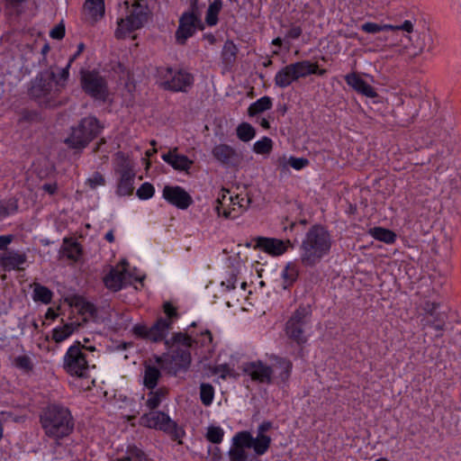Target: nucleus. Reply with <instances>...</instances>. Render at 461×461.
I'll use <instances>...</instances> for the list:
<instances>
[{"instance_id": "obj_1", "label": "nucleus", "mask_w": 461, "mask_h": 461, "mask_svg": "<svg viewBox=\"0 0 461 461\" xmlns=\"http://www.w3.org/2000/svg\"><path fill=\"white\" fill-rule=\"evenodd\" d=\"M331 237L321 225L312 226L300 245V261L303 267H312L327 256L331 249Z\"/></svg>"}, {"instance_id": "obj_2", "label": "nucleus", "mask_w": 461, "mask_h": 461, "mask_svg": "<svg viewBox=\"0 0 461 461\" xmlns=\"http://www.w3.org/2000/svg\"><path fill=\"white\" fill-rule=\"evenodd\" d=\"M40 421L47 437L59 440L74 430V419L70 411L59 404H50L41 412Z\"/></svg>"}, {"instance_id": "obj_3", "label": "nucleus", "mask_w": 461, "mask_h": 461, "mask_svg": "<svg viewBox=\"0 0 461 461\" xmlns=\"http://www.w3.org/2000/svg\"><path fill=\"white\" fill-rule=\"evenodd\" d=\"M103 129L104 125L95 116L84 117L76 126L71 127V131L64 142L70 149L82 150L99 136Z\"/></svg>"}, {"instance_id": "obj_4", "label": "nucleus", "mask_w": 461, "mask_h": 461, "mask_svg": "<svg viewBox=\"0 0 461 461\" xmlns=\"http://www.w3.org/2000/svg\"><path fill=\"white\" fill-rule=\"evenodd\" d=\"M56 79L55 72L50 68L41 72L29 89V95L41 104L50 105V102L56 97L59 89L53 88V82Z\"/></svg>"}, {"instance_id": "obj_5", "label": "nucleus", "mask_w": 461, "mask_h": 461, "mask_svg": "<svg viewBox=\"0 0 461 461\" xmlns=\"http://www.w3.org/2000/svg\"><path fill=\"white\" fill-rule=\"evenodd\" d=\"M63 367L70 375L81 378L88 376L90 365L86 354L82 351L81 342L76 341L68 348L64 356Z\"/></svg>"}, {"instance_id": "obj_6", "label": "nucleus", "mask_w": 461, "mask_h": 461, "mask_svg": "<svg viewBox=\"0 0 461 461\" xmlns=\"http://www.w3.org/2000/svg\"><path fill=\"white\" fill-rule=\"evenodd\" d=\"M311 315V305L301 304L285 324L286 335L298 345L304 344L307 341V338L304 336L303 327L309 322Z\"/></svg>"}, {"instance_id": "obj_7", "label": "nucleus", "mask_w": 461, "mask_h": 461, "mask_svg": "<svg viewBox=\"0 0 461 461\" xmlns=\"http://www.w3.org/2000/svg\"><path fill=\"white\" fill-rule=\"evenodd\" d=\"M140 423L150 429L163 430L169 434L173 440L180 439L185 434L184 430L163 411H150L143 414Z\"/></svg>"}, {"instance_id": "obj_8", "label": "nucleus", "mask_w": 461, "mask_h": 461, "mask_svg": "<svg viewBox=\"0 0 461 461\" xmlns=\"http://www.w3.org/2000/svg\"><path fill=\"white\" fill-rule=\"evenodd\" d=\"M161 86L172 92H186L194 83L192 74L185 70H174L171 68H162L159 70Z\"/></svg>"}, {"instance_id": "obj_9", "label": "nucleus", "mask_w": 461, "mask_h": 461, "mask_svg": "<svg viewBox=\"0 0 461 461\" xmlns=\"http://www.w3.org/2000/svg\"><path fill=\"white\" fill-rule=\"evenodd\" d=\"M191 353L187 348H177L171 354L156 357L161 368L175 375L180 371H186L191 364Z\"/></svg>"}, {"instance_id": "obj_10", "label": "nucleus", "mask_w": 461, "mask_h": 461, "mask_svg": "<svg viewBox=\"0 0 461 461\" xmlns=\"http://www.w3.org/2000/svg\"><path fill=\"white\" fill-rule=\"evenodd\" d=\"M81 86L85 93L95 100L105 101L108 96L107 83L98 72L82 71Z\"/></svg>"}, {"instance_id": "obj_11", "label": "nucleus", "mask_w": 461, "mask_h": 461, "mask_svg": "<svg viewBox=\"0 0 461 461\" xmlns=\"http://www.w3.org/2000/svg\"><path fill=\"white\" fill-rule=\"evenodd\" d=\"M439 303L430 301H426L421 306L424 315L421 319V325L424 329L429 326L438 332L437 337H441L446 329L447 321V314L444 312H438Z\"/></svg>"}, {"instance_id": "obj_12", "label": "nucleus", "mask_w": 461, "mask_h": 461, "mask_svg": "<svg viewBox=\"0 0 461 461\" xmlns=\"http://www.w3.org/2000/svg\"><path fill=\"white\" fill-rule=\"evenodd\" d=\"M170 330L171 321H167L165 318H158L151 327H148L144 324H136L132 331L138 338L151 342H160L166 339Z\"/></svg>"}, {"instance_id": "obj_13", "label": "nucleus", "mask_w": 461, "mask_h": 461, "mask_svg": "<svg viewBox=\"0 0 461 461\" xmlns=\"http://www.w3.org/2000/svg\"><path fill=\"white\" fill-rule=\"evenodd\" d=\"M197 29H203L199 15L194 13H184L179 18V25L175 34L176 42L180 45L185 44L186 40L192 37Z\"/></svg>"}, {"instance_id": "obj_14", "label": "nucleus", "mask_w": 461, "mask_h": 461, "mask_svg": "<svg viewBox=\"0 0 461 461\" xmlns=\"http://www.w3.org/2000/svg\"><path fill=\"white\" fill-rule=\"evenodd\" d=\"M162 196L167 203L181 210L187 209L193 203L192 196L178 185H165Z\"/></svg>"}, {"instance_id": "obj_15", "label": "nucleus", "mask_w": 461, "mask_h": 461, "mask_svg": "<svg viewBox=\"0 0 461 461\" xmlns=\"http://www.w3.org/2000/svg\"><path fill=\"white\" fill-rule=\"evenodd\" d=\"M255 248L276 257L285 253L289 248L294 249V244L290 240H282L275 238L258 237L256 239Z\"/></svg>"}, {"instance_id": "obj_16", "label": "nucleus", "mask_w": 461, "mask_h": 461, "mask_svg": "<svg viewBox=\"0 0 461 461\" xmlns=\"http://www.w3.org/2000/svg\"><path fill=\"white\" fill-rule=\"evenodd\" d=\"M148 21V14L145 8L138 4L136 8L133 9L132 13L126 17V19H121L118 22L119 28L115 32L117 38H120V28L125 27L128 32H133L141 28L144 23Z\"/></svg>"}, {"instance_id": "obj_17", "label": "nucleus", "mask_w": 461, "mask_h": 461, "mask_svg": "<svg viewBox=\"0 0 461 461\" xmlns=\"http://www.w3.org/2000/svg\"><path fill=\"white\" fill-rule=\"evenodd\" d=\"M243 372L250 376L253 381L263 384H270L274 369L261 361L245 363L242 366Z\"/></svg>"}, {"instance_id": "obj_18", "label": "nucleus", "mask_w": 461, "mask_h": 461, "mask_svg": "<svg viewBox=\"0 0 461 461\" xmlns=\"http://www.w3.org/2000/svg\"><path fill=\"white\" fill-rule=\"evenodd\" d=\"M120 181L117 186V193L120 195H130L133 192V182L135 173L133 172L130 163L124 159L120 168Z\"/></svg>"}, {"instance_id": "obj_19", "label": "nucleus", "mask_w": 461, "mask_h": 461, "mask_svg": "<svg viewBox=\"0 0 461 461\" xmlns=\"http://www.w3.org/2000/svg\"><path fill=\"white\" fill-rule=\"evenodd\" d=\"M361 30L366 33H378L380 32L384 31H392V32H398V31H404L407 32H412L413 31V24L411 21L406 20L401 25H392V24H378L375 23H365L361 25Z\"/></svg>"}, {"instance_id": "obj_20", "label": "nucleus", "mask_w": 461, "mask_h": 461, "mask_svg": "<svg viewBox=\"0 0 461 461\" xmlns=\"http://www.w3.org/2000/svg\"><path fill=\"white\" fill-rule=\"evenodd\" d=\"M127 269H120L119 266L111 267L107 275L103 278L105 287L113 292L120 291L123 285L126 277Z\"/></svg>"}, {"instance_id": "obj_21", "label": "nucleus", "mask_w": 461, "mask_h": 461, "mask_svg": "<svg viewBox=\"0 0 461 461\" xmlns=\"http://www.w3.org/2000/svg\"><path fill=\"white\" fill-rule=\"evenodd\" d=\"M345 81L356 92L366 97L375 98L377 96V93L375 92V88L365 80H363L356 72L346 75Z\"/></svg>"}, {"instance_id": "obj_22", "label": "nucleus", "mask_w": 461, "mask_h": 461, "mask_svg": "<svg viewBox=\"0 0 461 461\" xmlns=\"http://www.w3.org/2000/svg\"><path fill=\"white\" fill-rule=\"evenodd\" d=\"M26 260V255L18 251H6L0 256V265L6 271L20 270V266L23 265Z\"/></svg>"}, {"instance_id": "obj_23", "label": "nucleus", "mask_w": 461, "mask_h": 461, "mask_svg": "<svg viewBox=\"0 0 461 461\" xmlns=\"http://www.w3.org/2000/svg\"><path fill=\"white\" fill-rule=\"evenodd\" d=\"M162 159L169 164L174 169L187 171L193 165V161L185 155L167 152L162 155Z\"/></svg>"}, {"instance_id": "obj_24", "label": "nucleus", "mask_w": 461, "mask_h": 461, "mask_svg": "<svg viewBox=\"0 0 461 461\" xmlns=\"http://www.w3.org/2000/svg\"><path fill=\"white\" fill-rule=\"evenodd\" d=\"M104 0H86L84 11L91 23H96L104 15Z\"/></svg>"}, {"instance_id": "obj_25", "label": "nucleus", "mask_w": 461, "mask_h": 461, "mask_svg": "<svg viewBox=\"0 0 461 461\" xmlns=\"http://www.w3.org/2000/svg\"><path fill=\"white\" fill-rule=\"evenodd\" d=\"M296 80L297 78L292 64L284 67L276 74L275 77V84L280 88H285Z\"/></svg>"}, {"instance_id": "obj_26", "label": "nucleus", "mask_w": 461, "mask_h": 461, "mask_svg": "<svg viewBox=\"0 0 461 461\" xmlns=\"http://www.w3.org/2000/svg\"><path fill=\"white\" fill-rule=\"evenodd\" d=\"M412 46L416 50L415 55L420 54L424 50L430 51L433 49L432 35L428 31L419 32L412 41Z\"/></svg>"}, {"instance_id": "obj_27", "label": "nucleus", "mask_w": 461, "mask_h": 461, "mask_svg": "<svg viewBox=\"0 0 461 461\" xmlns=\"http://www.w3.org/2000/svg\"><path fill=\"white\" fill-rule=\"evenodd\" d=\"M212 155L222 164H229L238 157L236 150L226 144L216 145L212 149Z\"/></svg>"}, {"instance_id": "obj_28", "label": "nucleus", "mask_w": 461, "mask_h": 461, "mask_svg": "<svg viewBox=\"0 0 461 461\" xmlns=\"http://www.w3.org/2000/svg\"><path fill=\"white\" fill-rule=\"evenodd\" d=\"M161 377L160 370L150 365L145 366L143 384L149 390H154L158 385V380Z\"/></svg>"}, {"instance_id": "obj_29", "label": "nucleus", "mask_w": 461, "mask_h": 461, "mask_svg": "<svg viewBox=\"0 0 461 461\" xmlns=\"http://www.w3.org/2000/svg\"><path fill=\"white\" fill-rule=\"evenodd\" d=\"M226 194H222L221 197L217 199V205L215 207V211L218 214V216H222L226 219H235L239 217L240 213L244 212V210H240L239 208H236L234 205L232 208H225L224 203L226 201Z\"/></svg>"}, {"instance_id": "obj_30", "label": "nucleus", "mask_w": 461, "mask_h": 461, "mask_svg": "<svg viewBox=\"0 0 461 461\" xmlns=\"http://www.w3.org/2000/svg\"><path fill=\"white\" fill-rule=\"evenodd\" d=\"M79 326H80L79 323L71 322V323H67V324L63 325L62 327L55 328L52 330V339L57 343L62 342L66 339H68L70 335H72L74 333V331L77 330Z\"/></svg>"}, {"instance_id": "obj_31", "label": "nucleus", "mask_w": 461, "mask_h": 461, "mask_svg": "<svg viewBox=\"0 0 461 461\" xmlns=\"http://www.w3.org/2000/svg\"><path fill=\"white\" fill-rule=\"evenodd\" d=\"M75 306L77 308L78 312L84 317V321H87V316L94 318L97 314L96 307L83 297L79 296L75 298Z\"/></svg>"}, {"instance_id": "obj_32", "label": "nucleus", "mask_w": 461, "mask_h": 461, "mask_svg": "<svg viewBox=\"0 0 461 461\" xmlns=\"http://www.w3.org/2000/svg\"><path fill=\"white\" fill-rule=\"evenodd\" d=\"M194 343H195V340L193 339L191 336L184 332H176L172 335L170 339L165 340V345L167 347H172L177 344L187 349H189L194 345Z\"/></svg>"}, {"instance_id": "obj_33", "label": "nucleus", "mask_w": 461, "mask_h": 461, "mask_svg": "<svg viewBox=\"0 0 461 461\" xmlns=\"http://www.w3.org/2000/svg\"><path fill=\"white\" fill-rule=\"evenodd\" d=\"M299 270L295 263L289 262L282 274V277L284 279V288L287 289L290 287L298 278Z\"/></svg>"}, {"instance_id": "obj_34", "label": "nucleus", "mask_w": 461, "mask_h": 461, "mask_svg": "<svg viewBox=\"0 0 461 461\" xmlns=\"http://www.w3.org/2000/svg\"><path fill=\"white\" fill-rule=\"evenodd\" d=\"M222 8L221 0H214L209 5L205 15V23L208 26H214L218 23V15Z\"/></svg>"}, {"instance_id": "obj_35", "label": "nucleus", "mask_w": 461, "mask_h": 461, "mask_svg": "<svg viewBox=\"0 0 461 461\" xmlns=\"http://www.w3.org/2000/svg\"><path fill=\"white\" fill-rule=\"evenodd\" d=\"M271 444V438L267 435H257L256 438L252 437L251 447L258 456L264 455L269 448Z\"/></svg>"}, {"instance_id": "obj_36", "label": "nucleus", "mask_w": 461, "mask_h": 461, "mask_svg": "<svg viewBox=\"0 0 461 461\" xmlns=\"http://www.w3.org/2000/svg\"><path fill=\"white\" fill-rule=\"evenodd\" d=\"M272 107V100L269 96H263L251 104L248 109L249 116H255L260 113L267 111Z\"/></svg>"}, {"instance_id": "obj_37", "label": "nucleus", "mask_w": 461, "mask_h": 461, "mask_svg": "<svg viewBox=\"0 0 461 461\" xmlns=\"http://www.w3.org/2000/svg\"><path fill=\"white\" fill-rule=\"evenodd\" d=\"M292 67L294 70L297 80L301 77H305L309 75H312L315 71L313 70L315 64L310 60H303L295 63H292Z\"/></svg>"}, {"instance_id": "obj_38", "label": "nucleus", "mask_w": 461, "mask_h": 461, "mask_svg": "<svg viewBox=\"0 0 461 461\" xmlns=\"http://www.w3.org/2000/svg\"><path fill=\"white\" fill-rule=\"evenodd\" d=\"M370 233L375 240L384 241L387 244H392L396 240V234L393 231L381 227L371 229Z\"/></svg>"}, {"instance_id": "obj_39", "label": "nucleus", "mask_w": 461, "mask_h": 461, "mask_svg": "<svg viewBox=\"0 0 461 461\" xmlns=\"http://www.w3.org/2000/svg\"><path fill=\"white\" fill-rule=\"evenodd\" d=\"M252 444V435L247 430L240 431L232 438V445L239 448H250Z\"/></svg>"}, {"instance_id": "obj_40", "label": "nucleus", "mask_w": 461, "mask_h": 461, "mask_svg": "<svg viewBox=\"0 0 461 461\" xmlns=\"http://www.w3.org/2000/svg\"><path fill=\"white\" fill-rule=\"evenodd\" d=\"M236 131L238 138L244 142L251 140L256 135L255 128L249 122H241L239 124Z\"/></svg>"}, {"instance_id": "obj_41", "label": "nucleus", "mask_w": 461, "mask_h": 461, "mask_svg": "<svg viewBox=\"0 0 461 461\" xmlns=\"http://www.w3.org/2000/svg\"><path fill=\"white\" fill-rule=\"evenodd\" d=\"M238 47L232 41H226L222 51L221 58L225 63H232L235 61L237 54H238Z\"/></svg>"}, {"instance_id": "obj_42", "label": "nucleus", "mask_w": 461, "mask_h": 461, "mask_svg": "<svg viewBox=\"0 0 461 461\" xmlns=\"http://www.w3.org/2000/svg\"><path fill=\"white\" fill-rule=\"evenodd\" d=\"M34 301L49 303L52 299V292L46 286L36 284L33 290Z\"/></svg>"}, {"instance_id": "obj_43", "label": "nucleus", "mask_w": 461, "mask_h": 461, "mask_svg": "<svg viewBox=\"0 0 461 461\" xmlns=\"http://www.w3.org/2000/svg\"><path fill=\"white\" fill-rule=\"evenodd\" d=\"M292 362L285 358H277L276 364L274 366L275 369H279V377L282 382L288 380L292 370Z\"/></svg>"}, {"instance_id": "obj_44", "label": "nucleus", "mask_w": 461, "mask_h": 461, "mask_svg": "<svg viewBox=\"0 0 461 461\" xmlns=\"http://www.w3.org/2000/svg\"><path fill=\"white\" fill-rule=\"evenodd\" d=\"M64 244L66 245L64 247V251L66 253V256L69 259L77 261L82 253L81 247H80L79 243H77L76 241L68 243V240L65 239Z\"/></svg>"}, {"instance_id": "obj_45", "label": "nucleus", "mask_w": 461, "mask_h": 461, "mask_svg": "<svg viewBox=\"0 0 461 461\" xmlns=\"http://www.w3.org/2000/svg\"><path fill=\"white\" fill-rule=\"evenodd\" d=\"M214 388L210 384H201L200 385V399L203 405L209 406L213 400Z\"/></svg>"}, {"instance_id": "obj_46", "label": "nucleus", "mask_w": 461, "mask_h": 461, "mask_svg": "<svg viewBox=\"0 0 461 461\" xmlns=\"http://www.w3.org/2000/svg\"><path fill=\"white\" fill-rule=\"evenodd\" d=\"M18 210L17 200L10 198L8 200L0 201V217L8 216Z\"/></svg>"}, {"instance_id": "obj_47", "label": "nucleus", "mask_w": 461, "mask_h": 461, "mask_svg": "<svg viewBox=\"0 0 461 461\" xmlns=\"http://www.w3.org/2000/svg\"><path fill=\"white\" fill-rule=\"evenodd\" d=\"M273 142L268 137H264L254 143L253 150L257 154H268L272 150Z\"/></svg>"}, {"instance_id": "obj_48", "label": "nucleus", "mask_w": 461, "mask_h": 461, "mask_svg": "<svg viewBox=\"0 0 461 461\" xmlns=\"http://www.w3.org/2000/svg\"><path fill=\"white\" fill-rule=\"evenodd\" d=\"M224 431L221 427L210 426L205 438L213 444H220L222 441Z\"/></svg>"}, {"instance_id": "obj_49", "label": "nucleus", "mask_w": 461, "mask_h": 461, "mask_svg": "<svg viewBox=\"0 0 461 461\" xmlns=\"http://www.w3.org/2000/svg\"><path fill=\"white\" fill-rule=\"evenodd\" d=\"M308 164H309V160L307 158L291 157L288 159L287 163L284 164L282 166L281 170L286 171L288 169V166L292 167L293 168H294L296 170H300V169L303 168L304 167H306Z\"/></svg>"}, {"instance_id": "obj_50", "label": "nucleus", "mask_w": 461, "mask_h": 461, "mask_svg": "<svg viewBox=\"0 0 461 461\" xmlns=\"http://www.w3.org/2000/svg\"><path fill=\"white\" fill-rule=\"evenodd\" d=\"M127 460L129 461H149L146 454L137 447H130L127 449Z\"/></svg>"}, {"instance_id": "obj_51", "label": "nucleus", "mask_w": 461, "mask_h": 461, "mask_svg": "<svg viewBox=\"0 0 461 461\" xmlns=\"http://www.w3.org/2000/svg\"><path fill=\"white\" fill-rule=\"evenodd\" d=\"M155 189L150 183H143L137 190L136 194L141 200H147L154 195Z\"/></svg>"}, {"instance_id": "obj_52", "label": "nucleus", "mask_w": 461, "mask_h": 461, "mask_svg": "<svg viewBox=\"0 0 461 461\" xmlns=\"http://www.w3.org/2000/svg\"><path fill=\"white\" fill-rule=\"evenodd\" d=\"M14 363L16 367L24 371H31L33 367L31 358L26 355L15 357Z\"/></svg>"}, {"instance_id": "obj_53", "label": "nucleus", "mask_w": 461, "mask_h": 461, "mask_svg": "<svg viewBox=\"0 0 461 461\" xmlns=\"http://www.w3.org/2000/svg\"><path fill=\"white\" fill-rule=\"evenodd\" d=\"M229 456L230 461H246L248 458L245 449L239 448L233 445L229 451Z\"/></svg>"}, {"instance_id": "obj_54", "label": "nucleus", "mask_w": 461, "mask_h": 461, "mask_svg": "<svg viewBox=\"0 0 461 461\" xmlns=\"http://www.w3.org/2000/svg\"><path fill=\"white\" fill-rule=\"evenodd\" d=\"M163 311L167 315V321H171V325L173 324V321L178 318V312L176 308L169 302H166L163 304Z\"/></svg>"}, {"instance_id": "obj_55", "label": "nucleus", "mask_w": 461, "mask_h": 461, "mask_svg": "<svg viewBox=\"0 0 461 461\" xmlns=\"http://www.w3.org/2000/svg\"><path fill=\"white\" fill-rule=\"evenodd\" d=\"M86 183L92 189H95L99 185H104L105 180L101 173L95 172L93 176L86 180Z\"/></svg>"}, {"instance_id": "obj_56", "label": "nucleus", "mask_w": 461, "mask_h": 461, "mask_svg": "<svg viewBox=\"0 0 461 461\" xmlns=\"http://www.w3.org/2000/svg\"><path fill=\"white\" fill-rule=\"evenodd\" d=\"M161 400L157 396L153 390L148 393V400L146 402V405L150 410H155L159 406Z\"/></svg>"}, {"instance_id": "obj_57", "label": "nucleus", "mask_w": 461, "mask_h": 461, "mask_svg": "<svg viewBox=\"0 0 461 461\" xmlns=\"http://www.w3.org/2000/svg\"><path fill=\"white\" fill-rule=\"evenodd\" d=\"M50 36L52 38V39H56V40H61L64 38L65 36V26L64 24L61 23L58 25H56L50 32Z\"/></svg>"}, {"instance_id": "obj_58", "label": "nucleus", "mask_w": 461, "mask_h": 461, "mask_svg": "<svg viewBox=\"0 0 461 461\" xmlns=\"http://www.w3.org/2000/svg\"><path fill=\"white\" fill-rule=\"evenodd\" d=\"M72 63H68V65L62 68L61 72L59 73V79H55V83H56V86H63V84L61 83L62 81H66L68 78V69L70 68Z\"/></svg>"}, {"instance_id": "obj_59", "label": "nucleus", "mask_w": 461, "mask_h": 461, "mask_svg": "<svg viewBox=\"0 0 461 461\" xmlns=\"http://www.w3.org/2000/svg\"><path fill=\"white\" fill-rule=\"evenodd\" d=\"M237 276L233 273L230 274L226 280L221 281V285L226 286L228 291L235 288Z\"/></svg>"}, {"instance_id": "obj_60", "label": "nucleus", "mask_w": 461, "mask_h": 461, "mask_svg": "<svg viewBox=\"0 0 461 461\" xmlns=\"http://www.w3.org/2000/svg\"><path fill=\"white\" fill-rule=\"evenodd\" d=\"M302 29L300 26H293L287 32L286 36L290 39L295 40L298 39L302 35Z\"/></svg>"}, {"instance_id": "obj_61", "label": "nucleus", "mask_w": 461, "mask_h": 461, "mask_svg": "<svg viewBox=\"0 0 461 461\" xmlns=\"http://www.w3.org/2000/svg\"><path fill=\"white\" fill-rule=\"evenodd\" d=\"M41 188L50 194H55L58 191V185L57 183H46L44 184Z\"/></svg>"}, {"instance_id": "obj_62", "label": "nucleus", "mask_w": 461, "mask_h": 461, "mask_svg": "<svg viewBox=\"0 0 461 461\" xmlns=\"http://www.w3.org/2000/svg\"><path fill=\"white\" fill-rule=\"evenodd\" d=\"M231 203L232 205H238V208L240 209V210H245L244 209V205L242 203V202L244 201V198H240L239 195H236L235 197H228L227 198Z\"/></svg>"}, {"instance_id": "obj_63", "label": "nucleus", "mask_w": 461, "mask_h": 461, "mask_svg": "<svg viewBox=\"0 0 461 461\" xmlns=\"http://www.w3.org/2000/svg\"><path fill=\"white\" fill-rule=\"evenodd\" d=\"M272 427V423L270 421L262 422L258 429V435H266L265 433L269 430Z\"/></svg>"}, {"instance_id": "obj_64", "label": "nucleus", "mask_w": 461, "mask_h": 461, "mask_svg": "<svg viewBox=\"0 0 461 461\" xmlns=\"http://www.w3.org/2000/svg\"><path fill=\"white\" fill-rule=\"evenodd\" d=\"M12 240H13L12 235L0 236V249H5L6 246L12 242Z\"/></svg>"}]
</instances>
